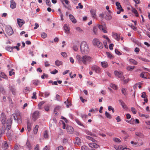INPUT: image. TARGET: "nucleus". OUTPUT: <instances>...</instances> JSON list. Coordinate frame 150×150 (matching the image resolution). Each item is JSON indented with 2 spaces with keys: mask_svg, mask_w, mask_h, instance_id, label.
I'll return each mask as SVG.
<instances>
[{
  "mask_svg": "<svg viewBox=\"0 0 150 150\" xmlns=\"http://www.w3.org/2000/svg\"><path fill=\"white\" fill-rule=\"evenodd\" d=\"M46 5L49 6H51V3L50 0H46Z\"/></svg>",
  "mask_w": 150,
  "mask_h": 150,
  "instance_id": "45",
  "label": "nucleus"
},
{
  "mask_svg": "<svg viewBox=\"0 0 150 150\" xmlns=\"http://www.w3.org/2000/svg\"><path fill=\"white\" fill-rule=\"evenodd\" d=\"M27 129L28 131L29 132L30 131L31 129V124L30 123H29V122H27Z\"/></svg>",
  "mask_w": 150,
  "mask_h": 150,
  "instance_id": "34",
  "label": "nucleus"
},
{
  "mask_svg": "<svg viewBox=\"0 0 150 150\" xmlns=\"http://www.w3.org/2000/svg\"><path fill=\"white\" fill-rule=\"evenodd\" d=\"M6 130L5 126L4 125H3L2 127L0 128V138L2 136V134L5 133Z\"/></svg>",
  "mask_w": 150,
  "mask_h": 150,
  "instance_id": "11",
  "label": "nucleus"
},
{
  "mask_svg": "<svg viewBox=\"0 0 150 150\" xmlns=\"http://www.w3.org/2000/svg\"><path fill=\"white\" fill-rule=\"evenodd\" d=\"M86 132L87 134L91 135L92 136H94L95 135L94 134H92L91 132H90L88 130H86Z\"/></svg>",
  "mask_w": 150,
  "mask_h": 150,
  "instance_id": "42",
  "label": "nucleus"
},
{
  "mask_svg": "<svg viewBox=\"0 0 150 150\" xmlns=\"http://www.w3.org/2000/svg\"><path fill=\"white\" fill-rule=\"evenodd\" d=\"M69 18L71 21L74 23H76V20L75 19L74 16L71 14H70L69 15Z\"/></svg>",
  "mask_w": 150,
  "mask_h": 150,
  "instance_id": "19",
  "label": "nucleus"
},
{
  "mask_svg": "<svg viewBox=\"0 0 150 150\" xmlns=\"http://www.w3.org/2000/svg\"><path fill=\"white\" fill-rule=\"evenodd\" d=\"M134 66L128 67H127V69L128 71H131L134 69Z\"/></svg>",
  "mask_w": 150,
  "mask_h": 150,
  "instance_id": "40",
  "label": "nucleus"
},
{
  "mask_svg": "<svg viewBox=\"0 0 150 150\" xmlns=\"http://www.w3.org/2000/svg\"><path fill=\"white\" fill-rule=\"evenodd\" d=\"M55 64L57 66H59L61 65L62 64V62L58 60H56L55 62Z\"/></svg>",
  "mask_w": 150,
  "mask_h": 150,
  "instance_id": "32",
  "label": "nucleus"
},
{
  "mask_svg": "<svg viewBox=\"0 0 150 150\" xmlns=\"http://www.w3.org/2000/svg\"><path fill=\"white\" fill-rule=\"evenodd\" d=\"M131 110L132 112V113L135 114H136L137 113V111L133 107H132L131 108Z\"/></svg>",
  "mask_w": 150,
  "mask_h": 150,
  "instance_id": "48",
  "label": "nucleus"
},
{
  "mask_svg": "<svg viewBox=\"0 0 150 150\" xmlns=\"http://www.w3.org/2000/svg\"><path fill=\"white\" fill-rule=\"evenodd\" d=\"M82 60L83 63L86 65L87 63L91 62L92 58L89 56L85 55L82 56Z\"/></svg>",
  "mask_w": 150,
  "mask_h": 150,
  "instance_id": "2",
  "label": "nucleus"
},
{
  "mask_svg": "<svg viewBox=\"0 0 150 150\" xmlns=\"http://www.w3.org/2000/svg\"><path fill=\"white\" fill-rule=\"evenodd\" d=\"M75 121L76 123L79 125L83 126L81 122L77 119H76Z\"/></svg>",
  "mask_w": 150,
  "mask_h": 150,
  "instance_id": "55",
  "label": "nucleus"
},
{
  "mask_svg": "<svg viewBox=\"0 0 150 150\" xmlns=\"http://www.w3.org/2000/svg\"><path fill=\"white\" fill-rule=\"evenodd\" d=\"M105 115L107 118H109V119H111L112 118V116L107 111L105 112Z\"/></svg>",
  "mask_w": 150,
  "mask_h": 150,
  "instance_id": "29",
  "label": "nucleus"
},
{
  "mask_svg": "<svg viewBox=\"0 0 150 150\" xmlns=\"http://www.w3.org/2000/svg\"><path fill=\"white\" fill-rule=\"evenodd\" d=\"M98 30V27L96 26H94L93 28V31L95 34H96Z\"/></svg>",
  "mask_w": 150,
  "mask_h": 150,
  "instance_id": "33",
  "label": "nucleus"
},
{
  "mask_svg": "<svg viewBox=\"0 0 150 150\" xmlns=\"http://www.w3.org/2000/svg\"><path fill=\"white\" fill-rule=\"evenodd\" d=\"M115 52L118 55H121V53L117 49H116L115 50Z\"/></svg>",
  "mask_w": 150,
  "mask_h": 150,
  "instance_id": "59",
  "label": "nucleus"
},
{
  "mask_svg": "<svg viewBox=\"0 0 150 150\" xmlns=\"http://www.w3.org/2000/svg\"><path fill=\"white\" fill-rule=\"evenodd\" d=\"M108 110L109 111L112 110V112H114V109L111 106H109L108 107Z\"/></svg>",
  "mask_w": 150,
  "mask_h": 150,
  "instance_id": "51",
  "label": "nucleus"
},
{
  "mask_svg": "<svg viewBox=\"0 0 150 150\" xmlns=\"http://www.w3.org/2000/svg\"><path fill=\"white\" fill-rule=\"evenodd\" d=\"M146 73H147V72H142L141 74H140V76L142 77V78H144V79H147V78L146 76H144V74Z\"/></svg>",
  "mask_w": 150,
  "mask_h": 150,
  "instance_id": "31",
  "label": "nucleus"
},
{
  "mask_svg": "<svg viewBox=\"0 0 150 150\" xmlns=\"http://www.w3.org/2000/svg\"><path fill=\"white\" fill-rule=\"evenodd\" d=\"M106 53L108 57L111 58L112 57V55L109 52H107Z\"/></svg>",
  "mask_w": 150,
  "mask_h": 150,
  "instance_id": "63",
  "label": "nucleus"
},
{
  "mask_svg": "<svg viewBox=\"0 0 150 150\" xmlns=\"http://www.w3.org/2000/svg\"><path fill=\"white\" fill-rule=\"evenodd\" d=\"M80 50L83 54H87L88 53L89 49L87 43L86 42L83 41L81 43L80 45Z\"/></svg>",
  "mask_w": 150,
  "mask_h": 150,
  "instance_id": "1",
  "label": "nucleus"
},
{
  "mask_svg": "<svg viewBox=\"0 0 150 150\" xmlns=\"http://www.w3.org/2000/svg\"><path fill=\"white\" fill-rule=\"evenodd\" d=\"M114 74L115 76L120 78L121 80L124 79V77L123 76V73L121 71H114Z\"/></svg>",
  "mask_w": 150,
  "mask_h": 150,
  "instance_id": "4",
  "label": "nucleus"
},
{
  "mask_svg": "<svg viewBox=\"0 0 150 150\" xmlns=\"http://www.w3.org/2000/svg\"><path fill=\"white\" fill-rule=\"evenodd\" d=\"M111 12H107L106 14V16H105V18L107 20H111L112 17L110 14Z\"/></svg>",
  "mask_w": 150,
  "mask_h": 150,
  "instance_id": "15",
  "label": "nucleus"
},
{
  "mask_svg": "<svg viewBox=\"0 0 150 150\" xmlns=\"http://www.w3.org/2000/svg\"><path fill=\"white\" fill-rule=\"evenodd\" d=\"M116 5L117 6V9H121L122 11H123V9H122L120 3L119 2H117L116 3Z\"/></svg>",
  "mask_w": 150,
  "mask_h": 150,
  "instance_id": "20",
  "label": "nucleus"
},
{
  "mask_svg": "<svg viewBox=\"0 0 150 150\" xmlns=\"http://www.w3.org/2000/svg\"><path fill=\"white\" fill-rule=\"evenodd\" d=\"M39 126L38 125H36L34 127L33 130L34 133L35 134H36L38 132Z\"/></svg>",
  "mask_w": 150,
  "mask_h": 150,
  "instance_id": "24",
  "label": "nucleus"
},
{
  "mask_svg": "<svg viewBox=\"0 0 150 150\" xmlns=\"http://www.w3.org/2000/svg\"><path fill=\"white\" fill-rule=\"evenodd\" d=\"M10 90H11V92H12V93L13 94H14V93H15V91H16L15 89L12 86H11L10 87Z\"/></svg>",
  "mask_w": 150,
  "mask_h": 150,
  "instance_id": "44",
  "label": "nucleus"
},
{
  "mask_svg": "<svg viewBox=\"0 0 150 150\" xmlns=\"http://www.w3.org/2000/svg\"><path fill=\"white\" fill-rule=\"evenodd\" d=\"M41 37L43 38H45L47 36V34L45 33H43L41 35Z\"/></svg>",
  "mask_w": 150,
  "mask_h": 150,
  "instance_id": "53",
  "label": "nucleus"
},
{
  "mask_svg": "<svg viewBox=\"0 0 150 150\" xmlns=\"http://www.w3.org/2000/svg\"><path fill=\"white\" fill-rule=\"evenodd\" d=\"M6 31L7 33L9 35H11L13 33V30L11 27L6 28Z\"/></svg>",
  "mask_w": 150,
  "mask_h": 150,
  "instance_id": "13",
  "label": "nucleus"
},
{
  "mask_svg": "<svg viewBox=\"0 0 150 150\" xmlns=\"http://www.w3.org/2000/svg\"><path fill=\"white\" fill-rule=\"evenodd\" d=\"M8 125H7L6 127V129L7 131H9L11 127V121L10 119H8L7 120L6 124H8Z\"/></svg>",
  "mask_w": 150,
  "mask_h": 150,
  "instance_id": "14",
  "label": "nucleus"
},
{
  "mask_svg": "<svg viewBox=\"0 0 150 150\" xmlns=\"http://www.w3.org/2000/svg\"><path fill=\"white\" fill-rule=\"evenodd\" d=\"M40 113L38 111H35L33 114L32 119L34 121L38 119L40 117Z\"/></svg>",
  "mask_w": 150,
  "mask_h": 150,
  "instance_id": "5",
  "label": "nucleus"
},
{
  "mask_svg": "<svg viewBox=\"0 0 150 150\" xmlns=\"http://www.w3.org/2000/svg\"><path fill=\"white\" fill-rule=\"evenodd\" d=\"M86 138L89 140H91L93 142H95L96 141V140L92 137L89 136H86Z\"/></svg>",
  "mask_w": 150,
  "mask_h": 150,
  "instance_id": "43",
  "label": "nucleus"
},
{
  "mask_svg": "<svg viewBox=\"0 0 150 150\" xmlns=\"http://www.w3.org/2000/svg\"><path fill=\"white\" fill-rule=\"evenodd\" d=\"M81 149L82 150H88V147L85 145L82 146Z\"/></svg>",
  "mask_w": 150,
  "mask_h": 150,
  "instance_id": "49",
  "label": "nucleus"
},
{
  "mask_svg": "<svg viewBox=\"0 0 150 150\" xmlns=\"http://www.w3.org/2000/svg\"><path fill=\"white\" fill-rule=\"evenodd\" d=\"M132 12L134 13L135 14H136V16L137 17H138V12L137 10L134 8H132Z\"/></svg>",
  "mask_w": 150,
  "mask_h": 150,
  "instance_id": "36",
  "label": "nucleus"
},
{
  "mask_svg": "<svg viewBox=\"0 0 150 150\" xmlns=\"http://www.w3.org/2000/svg\"><path fill=\"white\" fill-rule=\"evenodd\" d=\"M127 89L126 88H122V94H123L124 95H126V91Z\"/></svg>",
  "mask_w": 150,
  "mask_h": 150,
  "instance_id": "37",
  "label": "nucleus"
},
{
  "mask_svg": "<svg viewBox=\"0 0 150 150\" xmlns=\"http://www.w3.org/2000/svg\"><path fill=\"white\" fill-rule=\"evenodd\" d=\"M58 72V71L55 69L54 71H51L50 73L52 74H55Z\"/></svg>",
  "mask_w": 150,
  "mask_h": 150,
  "instance_id": "56",
  "label": "nucleus"
},
{
  "mask_svg": "<svg viewBox=\"0 0 150 150\" xmlns=\"http://www.w3.org/2000/svg\"><path fill=\"white\" fill-rule=\"evenodd\" d=\"M33 96L32 97V99H36V93L35 92H33Z\"/></svg>",
  "mask_w": 150,
  "mask_h": 150,
  "instance_id": "57",
  "label": "nucleus"
},
{
  "mask_svg": "<svg viewBox=\"0 0 150 150\" xmlns=\"http://www.w3.org/2000/svg\"><path fill=\"white\" fill-rule=\"evenodd\" d=\"M90 12L92 18L96 19V11L93 9L91 10H90Z\"/></svg>",
  "mask_w": 150,
  "mask_h": 150,
  "instance_id": "17",
  "label": "nucleus"
},
{
  "mask_svg": "<svg viewBox=\"0 0 150 150\" xmlns=\"http://www.w3.org/2000/svg\"><path fill=\"white\" fill-rule=\"evenodd\" d=\"M76 29L77 31L81 33L82 31V30L79 27H77L76 28Z\"/></svg>",
  "mask_w": 150,
  "mask_h": 150,
  "instance_id": "58",
  "label": "nucleus"
},
{
  "mask_svg": "<svg viewBox=\"0 0 150 150\" xmlns=\"http://www.w3.org/2000/svg\"><path fill=\"white\" fill-rule=\"evenodd\" d=\"M17 21L18 24L20 27H21L23 24L25 23V21L23 20L20 18H17Z\"/></svg>",
  "mask_w": 150,
  "mask_h": 150,
  "instance_id": "10",
  "label": "nucleus"
},
{
  "mask_svg": "<svg viewBox=\"0 0 150 150\" xmlns=\"http://www.w3.org/2000/svg\"><path fill=\"white\" fill-rule=\"evenodd\" d=\"M43 136L45 138H48V134L47 131V130L45 131L44 132Z\"/></svg>",
  "mask_w": 150,
  "mask_h": 150,
  "instance_id": "35",
  "label": "nucleus"
},
{
  "mask_svg": "<svg viewBox=\"0 0 150 150\" xmlns=\"http://www.w3.org/2000/svg\"><path fill=\"white\" fill-rule=\"evenodd\" d=\"M48 76L47 74H43V75H42L41 78L42 79H44L45 78H47Z\"/></svg>",
  "mask_w": 150,
  "mask_h": 150,
  "instance_id": "61",
  "label": "nucleus"
},
{
  "mask_svg": "<svg viewBox=\"0 0 150 150\" xmlns=\"http://www.w3.org/2000/svg\"><path fill=\"white\" fill-rule=\"evenodd\" d=\"M45 103V102L44 101H41L38 104V107H39V109H41V107L42 106V105L44 104Z\"/></svg>",
  "mask_w": 150,
  "mask_h": 150,
  "instance_id": "46",
  "label": "nucleus"
},
{
  "mask_svg": "<svg viewBox=\"0 0 150 150\" xmlns=\"http://www.w3.org/2000/svg\"><path fill=\"white\" fill-rule=\"evenodd\" d=\"M91 68L92 70L95 71L97 73H99L100 72V69L96 65L92 66Z\"/></svg>",
  "mask_w": 150,
  "mask_h": 150,
  "instance_id": "6",
  "label": "nucleus"
},
{
  "mask_svg": "<svg viewBox=\"0 0 150 150\" xmlns=\"http://www.w3.org/2000/svg\"><path fill=\"white\" fill-rule=\"evenodd\" d=\"M25 146L26 148L28 149L29 150H31L32 148V145L30 143L29 140L28 139H27L26 143L25 144Z\"/></svg>",
  "mask_w": 150,
  "mask_h": 150,
  "instance_id": "9",
  "label": "nucleus"
},
{
  "mask_svg": "<svg viewBox=\"0 0 150 150\" xmlns=\"http://www.w3.org/2000/svg\"><path fill=\"white\" fill-rule=\"evenodd\" d=\"M6 49L8 51L11 52L13 50V47L10 46H8L6 47Z\"/></svg>",
  "mask_w": 150,
  "mask_h": 150,
  "instance_id": "25",
  "label": "nucleus"
},
{
  "mask_svg": "<svg viewBox=\"0 0 150 150\" xmlns=\"http://www.w3.org/2000/svg\"><path fill=\"white\" fill-rule=\"evenodd\" d=\"M76 58L79 63L82 62V57H81L79 55H77L76 56Z\"/></svg>",
  "mask_w": 150,
  "mask_h": 150,
  "instance_id": "28",
  "label": "nucleus"
},
{
  "mask_svg": "<svg viewBox=\"0 0 150 150\" xmlns=\"http://www.w3.org/2000/svg\"><path fill=\"white\" fill-rule=\"evenodd\" d=\"M16 4L15 2L13 0H11V8L13 9L16 8Z\"/></svg>",
  "mask_w": 150,
  "mask_h": 150,
  "instance_id": "16",
  "label": "nucleus"
},
{
  "mask_svg": "<svg viewBox=\"0 0 150 150\" xmlns=\"http://www.w3.org/2000/svg\"><path fill=\"white\" fill-rule=\"evenodd\" d=\"M93 43L94 45H96L100 48H102L103 47L102 43L100 42L98 39H94L93 40Z\"/></svg>",
  "mask_w": 150,
  "mask_h": 150,
  "instance_id": "3",
  "label": "nucleus"
},
{
  "mask_svg": "<svg viewBox=\"0 0 150 150\" xmlns=\"http://www.w3.org/2000/svg\"><path fill=\"white\" fill-rule=\"evenodd\" d=\"M113 35L115 36V38L117 41H119L120 39V34H118L116 33H113Z\"/></svg>",
  "mask_w": 150,
  "mask_h": 150,
  "instance_id": "22",
  "label": "nucleus"
},
{
  "mask_svg": "<svg viewBox=\"0 0 150 150\" xmlns=\"http://www.w3.org/2000/svg\"><path fill=\"white\" fill-rule=\"evenodd\" d=\"M135 134L138 137H144V135L142 133L139 132H136L135 133Z\"/></svg>",
  "mask_w": 150,
  "mask_h": 150,
  "instance_id": "30",
  "label": "nucleus"
},
{
  "mask_svg": "<svg viewBox=\"0 0 150 150\" xmlns=\"http://www.w3.org/2000/svg\"><path fill=\"white\" fill-rule=\"evenodd\" d=\"M101 65L103 67L106 68L108 67L107 62H101Z\"/></svg>",
  "mask_w": 150,
  "mask_h": 150,
  "instance_id": "26",
  "label": "nucleus"
},
{
  "mask_svg": "<svg viewBox=\"0 0 150 150\" xmlns=\"http://www.w3.org/2000/svg\"><path fill=\"white\" fill-rule=\"evenodd\" d=\"M119 101L120 103H121V105L122 106V107L124 109H127V106L126 105H125V103L124 102L122 101V100H120Z\"/></svg>",
  "mask_w": 150,
  "mask_h": 150,
  "instance_id": "21",
  "label": "nucleus"
},
{
  "mask_svg": "<svg viewBox=\"0 0 150 150\" xmlns=\"http://www.w3.org/2000/svg\"><path fill=\"white\" fill-rule=\"evenodd\" d=\"M115 148L117 150H122L123 149V147L121 146H115Z\"/></svg>",
  "mask_w": 150,
  "mask_h": 150,
  "instance_id": "38",
  "label": "nucleus"
},
{
  "mask_svg": "<svg viewBox=\"0 0 150 150\" xmlns=\"http://www.w3.org/2000/svg\"><path fill=\"white\" fill-rule=\"evenodd\" d=\"M130 62L134 64H137V61L134 60L133 59H130L129 60Z\"/></svg>",
  "mask_w": 150,
  "mask_h": 150,
  "instance_id": "39",
  "label": "nucleus"
},
{
  "mask_svg": "<svg viewBox=\"0 0 150 150\" xmlns=\"http://www.w3.org/2000/svg\"><path fill=\"white\" fill-rule=\"evenodd\" d=\"M106 26V24L104 23V26L102 25H99L98 27L100 29L102 30L104 28H105Z\"/></svg>",
  "mask_w": 150,
  "mask_h": 150,
  "instance_id": "41",
  "label": "nucleus"
},
{
  "mask_svg": "<svg viewBox=\"0 0 150 150\" xmlns=\"http://www.w3.org/2000/svg\"><path fill=\"white\" fill-rule=\"evenodd\" d=\"M67 104L66 105V107L67 108H68L71 105V101L69 98L67 99Z\"/></svg>",
  "mask_w": 150,
  "mask_h": 150,
  "instance_id": "23",
  "label": "nucleus"
},
{
  "mask_svg": "<svg viewBox=\"0 0 150 150\" xmlns=\"http://www.w3.org/2000/svg\"><path fill=\"white\" fill-rule=\"evenodd\" d=\"M110 86L113 88L114 89H116L117 88V86L115 84H111L110 85Z\"/></svg>",
  "mask_w": 150,
  "mask_h": 150,
  "instance_id": "54",
  "label": "nucleus"
},
{
  "mask_svg": "<svg viewBox=\"0 0 150 150\" xmlns=\"http://www.w3.org/2000/svg\"><path fill=\"white\" fill-rule=\"evenodd\" d=\"M13 69H12L11 71H9V75L10 76H11L12 75H13L15 74V72L13 71Z\"/></svg>",
  "mask_w": 150,
  "mask_h": 150,
  "instance_id": "52",
  "label": "nucleus"
},
{
  "mask_svg": "<svg viewBox=\"0 0 150 150\" xmlns=\"http://www.w3.org/2000/svg\"><path fill=\"white\" fill-rule=\"evenodd\" d=\"M8 145L6 141H4L2 144V147L4 149H6L8 147Z\"/></svg>",
  "mask_w": 150,
  "mask_h": 150,
  "instance_id": "18",
  "label": "nucleus"
},
{
  "mask_svg": "<svg viewBox=\"0 0 150 150\" xmlns=\"http://www.w3.org/2000/svg\"><path fill=\"white\" fill-rule=\"evenodd\" d=\"M12 117L13 118L15 121H17L18 120V117L16 114H13L12 115Z\"/></svg>",
  "mask_w": 150,
  "mask_h": 150,
  "instance_id": "47",
  "label": "nucleus"
},
{
  "mask_svg": "<svg viewBox=\"0 0 150 150\" xmlns=\"http://www.w3.org/2000/svg\"><path fill=\"white\" fill-rule=\"evenodd\" d=\"M0 77L5 79H6L7 78L5 74L2 72H0Z\"/></svg>",
  "mask_w": 150,
  "mask_h": 150,
  "instance_id": "27",
  "label": "nucleus"
},
{
  "mask_svg": "<svg viewBox=\"0 0 150 150\" xmlns=\"http://www.w3.org/2000/svg\"><path fill=\"white\" fill-rule=\"evenodd\" d=\"M73 49L74 51H77L78 49L77 46L75 45H74L73 47Z\"/></svg>",
  "mask_w": 150,
  "mask_h": 150,
  "instance_id": "64",
  "label": "nucleus"
},
{
  "mask_svg": "<svg viewBox=\"0 0 150 150\" xmlns=\"http://www.w3.org/2000/svg\"><path fill=\"white\" fill-rule=\"evenodd\" d=\"M147 97L146 95V93L145 92H143L142 93V95L141 96V97L143 98H145V97Z\"/></svg>",
  "mask_w": 150,
  "mask_h": 150,
  "instance_id": "50",
  "label": "nucleus"
},
{
  "mask_svg": "<svg viewBox=\"0 0 150 150\" xmlns=\"http://www.w3.org/2000/svg\"><path fill=\"white\" fill-rule=\"evenodd\" d=\"M6 120L5 115L4 114L2 113L1 115L0 120L2 124L4 125L5 123Z\"/></svg>",
  "mask_w": 150,
  "mask_h": 150,
  "instance_id": "7",
  "label": "nucleus"
},
{
  "mask_svg": "<svg viewBox=\"0 0 150 150\" xmlns=\"http://www.w3.org/2000/svg\"><path fill=\"white\" fill-rule=\"evenodd\" d=\"M7 132L6 133V135L8 137H10L11 135V131H7Z\"/></svg>",
  "mask_w": 150,
  "mask_h": 150,
  "instance_id": "60",
  "label": "nucleus"
},
{
  "mask_svg": "<svg viewBox=\"0 0 150 150\" xmlns=\"http://www.w3.org/2000/svg\"><path fill=\"white\" fill-rule=\"evenodd\" d=\"M66 131L69 134H71L73 132L74 129L71 126H67L66 127Z\"/></svg>",
  "mask_w": 150,
  "mask_h": 150,
  "instance_id": "8",
  "label": "nucleus"
},
{
  "mask_svg": "<svg viewBox=\"0 0 150 150\" xmlns=\"http://www.w3.org/2000/svg\"><path fill=\"white\" fill-rule=\"evenodd\" d=\"M61 109V107L59 106H57L56 107L54 110V113L56 116L58 115V112L60 111Z\"/></svg>",
  "mask_w": 150,
  "mask_h": 150,
  "instance_id": "12",
  "label": "nucleus"
},
{
  "mask_svg": "<svg viewBox=\"0 0 150 150\" xmlns=\"http://www.w3.org/2000/svg\"><path fill=\"white\" fill-rule=\"evenodd\" d=\"M45 97H48L50 95V93L48 92H45L44 93Z\"/></svg>",
  "mask_w": 150,
  "mask_h": 150,
  "instance_id": "62",
  "label": "nucleus"
}]
</instances>
